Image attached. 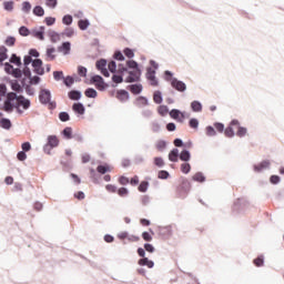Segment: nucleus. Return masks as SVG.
<instances>
[{
  "label": "nucleus",
  "instance_id": "nucleus-30",
  "mask_svg": "<svg viewBox=\"0 0 284 284\" xmlns=\"http://www.w3.org/2000/svg\"><path fill=\"white\" fill-rule=\"evenodd\" d=\"M190 159H191L190 152L187 150H183L180 154V160L187 162L190 161Z\"/></svg>",
  "mask_w": 284,
  "mask_h": 284
},
{
  "label": "nucleus",
  "instance_id": "nucleus-61",
  "mask_svg": "<svg viewBox=\"0 0 284 284\" xmlns=\"http://www.w3.org/2000/svg\"><path fill=\"white\" fill-rule=\"evenodd\" d=\"M190 128H193V130H196L199 128V120L196 119H191L189 122Z\"/></svg>",
  "mask_w": 284,
  "mask_h": 284
},
{
  "label": "nucleus",
  "instance_id": "nucleus-44",
  "mask_svg": "<svg viewBox=\"0 0 284 284\" xmlns=\"http://www.w3.org/2000/svg\"><path fill=\"white\" fill-rule=\"evenodd\" d=\"M206 136H216V130H214V126H206Z\"/></svg>",
  "mask_w": 284,
  "mask_h": 284
},
{
  "label": "nucleus",
  "instance_id": "nucleus-34",
  "mask_svg": "<svg viewBox=\"0 0 284 284\" xmlns=\"http://www.w3.org/2000/svg\"><path fill=\"white\" fill-rule=\"evenodd\" d=\"M191 170H192V166L190 165V163L181 164V172H183V174H190Z\"/></svg>",
  "mask_w": 284,
  "mask_h": 284
},
{
  "label": "nucleus",
  "instance_id": "nucleus-52",
  "mask_svg": "<svg viewBox=\"0 0 284 284\" xmlns=\"http://www.w3.org/2000/svg\"><path fill=\"white\" fill-rule=\"evenodd\" d=\"M4 70H6V73L7 74H12V72L14 71V67L12 65V64H10V63H6L4 64Z\"/></svg>",
  "mask_w": 284,
  "mask_h": 284
},
{
  "label": "nucleus",
  "instance_id": "nucleus-32",
  "mask_svg": "<svg viewBox=\"0 0 284 284\" xmlns=\"http://www.w3.org/2000/svg\"><path fill=\"white\" fill-rule=\"evenodd\" d=\"M153 101L154 103H163V97H161V92L160 91H155L153 94Z\"/></svg>",
  "mask_w": 284,
  "mask_h": 284
},
{
  "label": "nucleus",
  "instance_id": "nucleus-49",
  "mask_svg": "<svg viewBox=\"0 0 284 284\" xmlns=\"http://www.w3.org/2000/svg\"><path fill=\"white\" fill-rule=\"evenodd\" d=\"M78 74L79 77H87L88 69L85 67H78Z\"/></svg>",
  "mask_w": 284,
  "mask_h": 284
},
{
  "label": "nucleus",
  "instance_id": "nucleus-3",
  "mask_svg": "<svg viewBox=\"0 0 284 284\" xmlns=\"http://www.w3.org/2000/svg\"><path fill=\"white\" fill-rule=\"evenodd\" d=\"M146 79L150 81V85L156 88L159 85V80H156V71L152 68L146 69Z\"/></svg>",
  "mask_w": 284,
  "mask_h": 284
},
{
  "label": "nucleus",
  "instance_id": "nucleus-19",
  "mask_svg": "<svg viewBox=\"0 0 284 284\" xmlns=\"http://www.w3.org/2000/svg\"><path fill=\"white\" fill-rule=\"evenodd\" d=\"M11 85V90H13V92H23V88L21 87V84H19V81L17 80H12L10 82Z\"/></svg>",
  "mask_w": 284,
  "mask_h": 284
},
{
  "label": "nucleus",
  "instance_id": "nucleus-42",
  "mask_svg": "<svg viewBox=\"0 0 284 284\" xmlns=\"http://www.w3.org/2000/svg\"><path fill=\"white\" fill-rule=\"evenodd\" d=\"M118 99H120V101H128V91H119Z\"/></svg>",
  "mask_w": 284,
  "mask_h": 284
},
{
  "label": "nucleus",
  "instance_id": "nucleus-35",
  "mask_svg": "<svg viewBox=\"0 0 284 284\" xmlns=\"http://www.w3.org/2000/svg\"><path fill=\"white\" fill-rule=\"evenodd\" d=\"M3 6H4V10H7L8 12H12V10L14 9L13 1H6L3 2Z\"/></svg>",
  "mask_w": 284,
  "mask_h": 284
},
{
  "label": "nucleus",
  "instance_id": "nucleus-12",
  "mask_svg": "<svg viewBox=\"0 0 284 284\" xmlns=\"http://www.w3.org/2000/svg\"><path fill=\"white\" fill-rule=\"evenodd\" d=\"M18 105H22L23 110H28V108H30V100L26 99L22 95H17V99H16Z\"/></svg>",
  "mask_w": 284,
  "mask_h": 284
},
{
  "label": "nucleus",
  "instance_id": "nucleus-29",
  "mask_svg": "<svg viewBox=\"0 0 284 284\" xmlns=\"http://www.w3.org/2000/svg\"><path fill=\"white\" fill-rule=\"evenodd\" d=\"M60 52H63V54H70V42H64L60 48Z\"/></svg>",
  "mask_w": 284,
  "mask_h": 284
},
{
  "label": "nucleus",
  "instance_id": "nucleus-24",
  "mask_svg": "<svg viewBox=\"0 0 284 284\" xmlns=\"http://www.w3.org/2000/svg\"><path fill=\"white\" fill-rule=\"evenodd\" d=\"M44 30H45V27H40L39 31H33V37H36V39H39L40 41H43V39H45L43 37Z\"/></svg>",
  "mask_w": 284,
  "mask_h": 284
},
{
  "label": "nucleus",
  "instance_id": "nucleus-33",
  "mask_svg": "<svg viewBox=\"0 0 284 284\" xmlns=\"http://www.w3.org/2000/svg\"><path fill=\"white\" fill-rule=\"evenodd\" d=\"M193 181H197V183H203L205 182V175H203V173H195L193 175Z\"/></svg>",
  "mask_w": 284,
  "mask_h": 284
},
{
  "label": "nucleus",
  "instance_id": "nucleus-51",
  "mask_svg": "<svg viewBox=\"0 0 284 284\" xmlns=\"http://www.w3.org/2000/svg\"><path fill=\"white\" fill-rule=\"evenodd\" d=\"M19 34H21V37H28L30 34V30L26 27H21L19 29Z\"/></svg>",
  "mask_w": 284,
  "mask_h": 284
},
{
  "label": "nucleus",
  "instance_id": "nucleus-7",
  "mask_svg": "<svg viewBox=\"0 0 284 284\" xmlns=\"http://www.w3.org/2000/svg\"><path fill=\"white\" fill-rule=\"evenodd\" d=\"M140 79H141V69H136L129 72V77L126 78V83H134Z\"/></svg>",
  "mask_w": 284,
  "mask_h": 284
},
{
  "label": "nucleus",
  "instance_id": "nucleus-21",
  "mask_svg": "<svg viewBox=\"0 0 284 284\" xmlns=\"http://www.w3.org/2000/svg\"><path fill=\"white\" fill-rule=\"evenodd\" d=\"M0 128H3V130H10L12 128V122H10V120L3 118L0 120Z\"/></svg>",
  "mask_w": 284,
  "mask_h": 284
},
{
  "label": "nucleus",
  "instance_id": "nucleus-43",
  "mask_svg": "<svg viewBox=\"0 0 284 284\" xmlns=\"http://www.w3.org/2000/svg\"><path fill=\"white\" fill-rule=\"evenodd\" d=\"M254 265L256 267H263V264H264V260H263V256H258L256 257L254 261H253Z\"/></svg>",
  "mask_w": 284,
  "mask_h": 284
},
{
  "label": "nucleus",
  "instance_id": "nucleus-15",
  "mask_svg": "<svg viewBox=\"0 0 284 284\" xmlns=\"http://www.w3.org/2000/svg\"><path fill=\"white\" fill-rule=\"evenodd\" d=\"M97 172H99V174H106V172H112V166L109 164L98 165Z\"/></svg>",
  "mask_w": 284,
  "mask_h": 284
},
{
  "label": "nucleus",
  "instance_id": "nucleus-25",
  "mask_svg": "<svg viewBox=\"0 0 284 284\" xmlns=\"http://www.w3.org/2000/svg\"><path fill=\"white\" fill-rule=\"evenodd\" d=\"M69 99H71V101H79V99H81V92L74 90L70 91Z\"/></svg>",
  "mask_w": 284,
  "mask_h": 284
},
{
  "label": "nucleus",
  "instance_id": "nucleus-31",
  "mask_svg": "<svg viewBox=\"0 0 284 284\" xmlns=\"http://www.w3.org/2000/svg\"><path fill=\"white\" fill-rule=\"evenodd\" d=\"M90 26V21L88 20H79L78 22V27L80 28V30H88Z\"/></svg>",
  "mask_w": 284,
  "mask_h": 284
},
{
  "label": "nucleus",
  "instance_id": "nucleus-36",
  "mask_svg": "<svg viewBox=\"0 0 284 284\" xmlns=\"http://www.w3.org/2000/svg\"><path fill=\"white\" fill-rule=\"evenodd\" d=\"M166 143L163 140L156 142L155 148L159 152H163V149L166 148Z\"/></svg>",
  "mask_w": 284,
  "mask_h": 284
},
{
  "label": "nucleus",
  "instance_id": "nucleus-62",
  "mask_svg": "<svg viewBox=\"0 0 284 284\" xmlns=\"http://www.w3.org/2000/svg\"><path fill=\"white\" fill-rule=\"evenodd\" d=\"M108 68H109L110 72H112V73L116 72V62H114V61L109 62Z\"/></svg>",
  "mask_w": 284,
  "mask_h": 284
},
{
  "label": "nucleus",
  "instance_id": "nucleus-54",
  "mask_svg": "<svg viewBox=\"0 0 284 284\" xmlns=\"http://www.w3.org/2000/svg\"><path fill=\"white\" fill-rule=\"evenodd\" d=\"M17 43V39L14 37H8L6 40V45L12 47Z\"/></svg>",
  "mask_w": 284,
  "mask_h": 284
},
{
  "label": "nucleus",
  "instance_id": "nucleus-47",
  "mask_svg": "<svg viewBox=\"0 0 284 284\" xmlns=\"http://www.w3.org/2000/svg\"><path fill=\"white\" fill-rule=\"evenodd\" d=\"M73 83H74V78H72L70 75L64 78V85H67V88H70Z\"/></svg>",
  "mask_w": 284,
  "mask_h": 284
},
{
  "label": "nucleus",
  "instance_id": "nucleus-18",
  "mask_svg": "<svg viewBox=\"0 0 284 284\" xmlns=\"http://www.w3.org/2000/svg\"><path fill=\"white\" fill-rule=\"evenodd\" d=\"M169 161H172V163H176V161H179V149H173L169 153Z\"/></svg>",
  "mask_w": 284,
  "mask_h": 284
},
{
  "label": "nucleus",
  "instance_id": "nucleus-56",
  "mask_svg": "<svg viewBox=\"0 0 284 284\" xmlns=\"http://www.w3.org/2000/svg\"><path fill=\"white\" fill-rule=\"evenodd\" d=\"M17 159H18V161H26V159H28V155L26 154V151L18 152Z\"/></svg>",
  "mask_w": 284,
  "mask_h": 284
},
{
  "label": "nucleus",
  "instance_id": "nucleus-1",
  "mask_svg": "<svg viewBox=\"0 0 284 284\" xmlns=\"http://www.w3.org/2000/svg\"><path fill=\"white\" fill-rule=\"evenodd\" d=\"M14 101H17V93L9 92L7 94V100L3 103L2 110L9 114L14 111Z\"/></svg>",
  "mask_w": 284,
  "mask_h": 284
},
{
  "label": "nucleus",
  "instance_id": "nucleus-37",
  "mask_svg": "<svg viewBox=\"0 0 284 284\" xmlns=\"http://www.w3.org/2000/svg\"><path fill=\"white\" fill-rule=\"evenodd\" d=\"M245 134H247V129L243 126H237L236 136L243 138L245 136Z\"/></svg>",
  "mask_w": 284,
  "mask_h": 284
},
{
  "label": "nucleus",
  "instance_id": "nucleus-4",
  "mask_svg": "<svg viewBox=\"0 0 284 284\" xmlns=\"http://www.w3.org/2000/svg\"><path fill=\"white\" fill-rule=\"evenodd\" d=\"M32 65L36 74H40V77L45 74V69H43V61L41 59L33 60Z\"/></svg>",
  "mask_w": 284,
  "mask_h": 284
},
{
  "label": "nucleus",
  "instance_id": "nucleus-27",
  "mask_svg": "<svg viewBox=\"0 0 284 284\" xmlns=\"http://www.w3.org/2000/svg\"><path fill=\"white\" fill-rule=\"evenodd\" d=\"M84 94L88 97V99H97V90L92 88L87 89Z\"/></svg>",
  "mask_w": 284,
  "mask_h": 284
},
{
  "label": "nucleus",
  "instance_id": "nucleus-23",
  "mask_svg": "<svg viewBox=\"0 0 284 284\" xmlns=\"http://www.w3.org/2000/svg\"><path fill=\"white\" fill-rule=\"evenodd\" d=\"M8 59V49L6 47H0V63H3Z\"/></svg>",
  "mask_w": 284,
  "mask_h": 284
},
{
  "label": "nucleus",
  "instance_id": "nucleus-60",
  "mask_svg": "<svg viewBox=\"0 0 284 284\" xmlns=\"http://www.w3.org/2000/svg\"><path fill=\"white\" fill-rule=\"evenodd\" d=\"M58 0H45V6L48 8H57Z\"/></svg>",
  "mask_w": 284,
  "mask_h": 284
},
{
  "label": "nucleus",
  "instance_id": "nucleus-6",
  "mask_svg": "<svg viewBox=\"0 0 284 284\" xmlns=\"http://www.w3.org/2000/svg\"><path fill=\"white\" fill-rule=\"evenodd\" d=\"M171 85L174 88V90H178V92H185V90H187V85H185L183 81H180L176 78L171 80Z\"/></svg>",
  "mask_w": 284,
  "mask_h": 284
},
{
  "label": "nucleus",
  "instance_id": "nucleus-59",
  "mask_svg": "<svg viewBox=\"0 0 284 284\" xmlns=\"http://www.w3.org/2000/svg\"><path fill=\"white\" fill-rule=\"evenodd\" d=\"M44 23H47L48 26H54V23H57V19L52 17H47L44 19Z\"/></svg>",
  "mask_w": 284,
  "mask_h": 284
},
{
  "label": "nucleus",
  "instance_id": "nucleus-11",
  "mask_svg": "<svg viewBox=\"0 0 284 284\" xmlns=\"http://www.w3.org/2000/svg\"><path fill=\"white\" fill-rule=\"evenodd\" d=\"M232 125H240L239 120H232L230 126H227L224 130V134L225 136H227L229 139H232V136H234V129L232 128Z\"/></svg>",
  "mask_w": 284,
  "mask_h": 284
},
{
  "label": "nucleus",
  "instance_id": "nucleus-64",
  "mask_svg": "<svg viewBox=\"0 0 284 284\" xmlns=\"http://www.w3.org/2000/svg\"><path fill=\"white\" fill-rule=\"evenodd\" d=\"M169 176H170V173L168 171H160L158 173L159 179H169Z\"/></svg>",
  "mask_w": 284,
  "mask_h": 284
},
{
  "label": "nucleus",
  "instance_id": "nucleus-28",
  "mask_svg": "<svg viewBox=\"0 0 284 284\" xmlns=\"http://www.w3.org/2000/svg\"><path fill=\"white\" fill-rule=\"evenodd\" d=\"M33 14H36V17H43V14H45V10H43L41 6H37L33 8Z\"/></svg>",
  "mask_w": 284,
  "mask_h": 284
},
{
  "label": "nucleus",
  "instance_id": "nucleus-55",
  "mask_svg": "<svg viewBox=\"0 0 284 284\" xmlns=\"http://www.w3.org/2000/svg\"><path fill=\"white\" fill-rule=\"evenodd\" d=\"M21 149L23 152H30V150H32V145L30 144V142H24L22 143Z\"/></svg>",
  "mask_w": 284,
  "mask_h": 284
},
{
  "label": "nucleus",
  "instance_id": "nucleus-58",
  "mask_svg": "<svg viewBox=\"0 0 284 284\" xmlns=\"http://www.w3.org/2000/svg\"><path fill=\"white\" fill-rule=\"evenodd\" d=\"M118 194H119V196H128V194H130V191H128V189H125V187H120L118 190Z\"/></svg>",
  "mask_w": 284,
  "mask_h": 284
},
{
  "label": "nucleus",
  "instance_id": "nucleus-14",
  "mask_svg": "<svg viewBox=\"0 0 284 284\" xmlns=\"http://www.w3.org/2000/svg\"><path fill=\"white\" fill-rule=\"evenodd\" d=\"M72 110L73 112H77V114H85V106L81 103H74Z\"/></svg>",
  "mask_w": 284,
  "mask_h": 284
},
{
  "label": "nucleus",
  "instance_id": "nucleus-9",
  "mask_svg": "<svg viewBox=\"0 0 284 284\" xmlns=\"http://www.w3.org/2000/svg\"><path fill=\"white\" fill-rule=\"evenodd\" d=\"M52 98L49 90H41L39 94L40 103L48 104L50 103V99Z\"/></svg>",
  "mask_w": 284,
  "mask_h": 284
},
{
  "label": "nucleus",
  "instance_id": "nucleus-10",
  "mask_svg": "<svg viewBox=\"0 0 284 284\" xmlns=\"http://www.w3.org/2000/svg\"><path fill=\"white\" fill-rule=\"evenodd\" d=\"M170 116L172 119H175L178 121H180V123H183V121L185 120V113L176 110V109H173L171 112H170Z\"/></svg>",
  "mask_w": 284,
  "mask_h": 284
},
{
  "label": "nucleus",
  "instance_id": "nucleus-63",
  "mask_svg": "<svg viewBox=\"0 0 284 284\" xmlns=\"http://www.w3.org/2000/svg\"><path fill=\"white\" fill-rule=\"evenodd\" d=\"M119 183H120V185H128V183H130V179L122 175L119 178Z\"/></svg>",
  "mask_w": 284,
  "mask_h": 284
},
{
  "label": "nucleus",
  "instance_id": "nucleus-41",
  "mask_svg": "<svg viewBox=\"0 0 284 284\" xmlns=\"http://www.w3.org/2000/svg\"><path fill=\"white\" fill-rule=\"evenodd\" d=\"M10 63H14L16 65H21V58L17 57V54H12L10 58Z\"/></svg>",
  "mask_w": 284,
  "mask_h": 284
},
{
  "label": "nucleus",
  "instance_id": "nucleus-57",
  "mask_svg": "<svg viewBox=\"0 0 284 284\" xmlns=\"http://www.w3.org/2000/svg\"><path fill=\"white\" fill-rule=\"evenodd\" d=\"M154 165L158 168H163L165 165V162L161 158H154Z\"/></svg>",
  "mask_w": 284,
  "mask_h": 284
},
{
  "label": "nucleus",
  "instance_id": "nucleus-48",
  "mask_svg": "<svg viewBox=\"0 0 284 284\" xmlns=\"http://www.w3.org/2000/svg\"><path fill=\"white\" fill-rule=\"evenodd\" d=\"M123 52L128 57V59H134V51L132 49L125 48Z\"/></svg>",
  "mask_w": 284,
  "mask_h": 284
},
{
  "label": "nucleus",
  "instance_id": "nucleus-40",
  "mask_svg": "<svg viewBox=\"0 0 284 284\" xmlns=\"http://www.w3.org/2000/svg\"><path fill=\"white\" fill-rule=\"evenodd\" d=\"M150 184L148 182H145V181L141 182L139 187H138L139 192H148V186Z\"/></svg>",
  "mask_w": 284,
  "mask_h": 284
},
{
  "label": "nucleus",
  "instance_id": "nucleus-22",
  "mask_svg": "<svg viewBox=\"0 0 284 284\" xmlns=\"http://www.w3.org/2000/svg\"><path fill=\"white\" fill-rule=\"evenodd\" d=\"M49 37L52 43H57L59 41H61V36H59V33H57L55 31H49Z\"/></svg>",
  "mask_w": 284,
  "mask_h": 284
},
{
  "label": "nucleus",
  "instance_id": "nucleus-5",
  "mask_svg": "<svg viewBox=\"0 0 284 284\" xmlns=\"http://www.w3.org/2000/svg\"><path fill=\"white\" fill-rule=\"evenodd\" d=\"M95 67H97V69L98 70H100V72H101V74H103V77H110V72L108 71V61H105V60H99V61H97V63H95Z\"/></svg>",
  "mask_w": 284,
  "mask_h": 284
},
{
  "label": "nucleus",
  "instance_id": "nucleus-8",
  "mask_svg": "<svg viewBox=\"0 0 284 284\" xmlns=\"http://www.w3.org/2000/svg\"><path fill=\"white\" fill-rule=\"evenodd\" d=\"M92 83H94L97 90H105V82L101 75H94L91 78Z\"/></svg>",
  "mask_w": 284,
  "mask_h": 284
},
{
  "label": "nucleus",
  "instance_id": "nucleus-38",
  "mask_svg": "<svg viewBox=\"0 0 284 284\" xmlns=\"http://www.w3.org/2000/svg\"><path fill=\"white\" fill-rule=\"evenodd\" d=\"M59 119H60V121L65 123V121H70V114H68V112H60L59 113Z\"/></svg>",
  "mask_w": 284,
  "mask_h": 284
},
{
  "label": "nucleus",
  "instance_id": "nucleus-39",
  "mask_svg": "<svg viewBox=\"0 0 284 284\" xmlns=\"http://www.w3.org/2000/svg\"><path fill=\"white\" fill-rule=\"evenodd\" d=\"M128 68H131V70H139V63L134 60H129L126 62Z\"/></svg>",
  "mask_w": 284,
  "mask_h": 284
},
{
  "label": "nucleus",
  "instance_id": "nucleus-50",
  "mask_svg": "<svg viewBox=\"0 0 284 284\" xmlns=\"http://www.w3.org/2000/svg\"><path fill=\"white\" fill-rule=\"evenodd\" d=\"M53 79L55 81H61V79H63V71H54L53 72Z\"/></svg>",
  "mask_w": 284,
  "mask_h": 284
},
{
  "label": "nucleus",
  "instance_id": "nucleus-20",
  "mask_svg": "<svg viewBox=\"0 0 284 284\" xmlns=\"http://www.w3.org/2000/svg\"><path fill=\"white\" fill-rule=\"evenodd\" d=\"M142 91H143V85L141 84H132L130 87V92H132V94H141Z\"/></svg>",
  "mask_w": 284,
  "mask_h": 284
},
{
  "label": "nucleus",
  "instance_id": "nucleus-2",
  "mask_svg": "<svg viewBox=\"0 0 284 284\" xmlns=\"http://www.w3.org/2000/svg\"><path fill=\"white\" fill-rule=\"evenodd\" d=\"M54 148H59V138H57V135H49L47 144L43 146V151L45 154H52V149Z\"/></svg>",
  "mask_w": 284,
  "mask_h": 284
},
{
  "label": "nucleus",
  "instance_id": "nucleus-17",
  "mask_svg": "<svg viewBox=\"0 0 284 284\" xmlns=\"http://www.w3.org/2000/svg\"><path fill=\"white\" fill-rule=\"evenodd\" d=\"M139 265L141 266H146L149 268L154 267V262L150 261L148 257L141 258L139 260Z\"/></svg>",
  "mask_w": 284,
  "mask_h": 284
},
{
  "label": "nucleus",
  "instance_id": "nucleus-16",
  "mask_svg": "<svg viewBox=\"0 0 284 284\" xmlns=\"http://www.w3.org/2000/svg\"><path fill=\"white\" fill-rule=\"evenodd\" d=\"M57 49L54 48H49L47 49V61H54L57 59Z\"/></svg>",
  "mask_w": 284,
  "mask_h": 284
},
{
  "label": "nucleus",
  "instance_id": "nucleus-45",
  "mask_svg": "<svg viewBox=\"0 0 284 284\" xmlns=\"http://www.w3.org/2000/svg\"><path fill=\"white\" fill-rule=\"evenodd\" d=\"M62 22L64 23V26H72V16L67 14L63 17Z\"/></svg>",
  "mask_w": 284,
  "mask_h": 284
},
{
  "label": "nucleus",
  "instance_id": "nucleus-53",
  "mask_svg": "<svg viewBox=\"0 0 284 284\" xmlns=\"http://www.w3.org/2000/svg\"><path fill=\"white\" fill-rule=\"evenodd\" d=\"M22 10H23V12H30V10H32V4H30V2H28V1L23 2Z\"/></svg>",
  "mask_w": 284,
  "mask_h": 284
},
{
  "label": "nucleus",
  "instance_id": "nucleus-13",
  "mask_svg": "<svg viewBox=\"0 0 284 284\" xmlns=\"http://www.w3.org/2000/svg\"><path fill=\"white\" fill-rule=\"evenodd\" d=\"M271 162L268 160L262 161L260 164L254 165L255 172H263V170H267L270 168Z\"/></svg>",
  "mask_w": 284,
  "mask_h": 284
},
{
  "label": "nucleus",
  "instance_id": "nucleus-26",
  "mask_svg": "<svg viewBox=\"0 0 284 284\" xmlns=\"http://www.w3.org/2000/svg\"><path fill=\"white\" fill-rule=\"evenodd\" d=\"M191 108H192L193 112H201L203 110V105L199 101H193L191 103Z\"/></svg>",
  "mask_w": 284,
  "mask_h": 284
},
{
  "label": "nucleus",
  "instance_id": "nucleus-46",
  "mask_svg": "<svg viewBox=\"0 0 284 284\" xmlns=\"http://www.w3.org/2000/svg\"><path fill=\"white\" fill-rule=\"evenodd\" d=\"M63 136H65V139H72V128L68 126L63 130Z\"/></svg>",
  "mask_w": 284,
  "mask_h": 284
}]
</instances>
